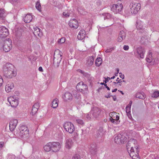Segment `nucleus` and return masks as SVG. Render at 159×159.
Returning a JSON list of instances; mask_svg holds the SVG:
<instances>
[{
	"mask_svg": "<svg viewBox=\"0 0 159 159\" xmlns=\"http://www.w3.org/2000/svg\"><path fill=\"white\" fill-rule=\"evenodd\" d=\"M14 87V84L12 83L11 82H8L5 87V89L6 91L7 92H10L11 90Z\"/></svg>",
	"mask_w": 159,
	"mask_h": 159,
	"instance_id": "4be33fe9",
	"label": "nucleus"
},
{
	"mask_svg": "<svg viewBox=\"0 0 159 159\" xmlns=\"http://www.w3.org/2000/svg\"><path fill=\"white\" fill-rule=\"evenodd\" d=\"M39 106V103L37 102L35 103L33 106L30 114L32 116L34 115L37 113Z\"/></svg>",
	"mask_w": 159,
	"mask_h": 159,
	"instance_id": "a211bd4d",
	"label": "nucleus"
},
{
	"mask_svg": "<svg viewBox=\"0 0 159 159\" xmlns=\"http://www.w3.org/2000/svg\"><path fill=\"white\" fill-rule=\"evenodd\" d=\"M159 96V91L154 92L152 95V97L154 98H157Z\"/></svg>",
	"mask_w": 159,
	"mask_h": 159,
	"instance_id": "ea45409f",
	"label": "nucleus"
},
{
	"mask_svg": "<svg viewBox=\"0 0 159 159\" xmlns=\"http://www.w3.org/2000/svg\"><path fill=\"white\" fill-rule=\"evenodd\" d=\"M127 151H130L131 149H138L137 141L134 139H130L129 141L126 145Z\"/></svg>",
	"mask_w": 159,
	"mask_h": 159,
	"instance_id": "39448f33",
	"label": "nucleus"
},
{
	"mask_svg": "<svg viewBox=\"0 0 159 159\" xmlns=\"http://www.w3.org/2000/svg\"><path fill=\"white\" fill-rule=\"evenodd\" d=\"M32 16L31 14H28L25 16L23 18L24 21L26 23H29L32 20Z\"/></svg>",
	"mask_w": 159,
	"mask_h": 159,
	"instance_id": "393cba45",
	"label": "nucleus"
},
{
	"mask_svg": "<svg viewBox=\"0 0 159 159\" xmlns=\"http://www.w3.org/2000/svg\"><path fill=\"white\" fill-rule=\"evenodd\" d=\"M39 70L40 71L42 72L43 71V69L42 67L41 66H40L39 68Z\"/></svg>",
	"mask_w": 159,
	"mask_h": 159,
	"instance_id": "e2e57ef3",
	"label": "nucleus"
},
{
	"mask_svg": "<svg viewBox=\"0 0 159 159\" xmlns=\"http://www.w3.org/2000/svg\"><path fill=\"white\" fill-rule=\"evenodd\" d=\"M126 36L125 33L123 30L120 32L119 37L118 38V41L121 42L123 39H125Z\"/></svg>",
	"mask_w": 159,
	"mask_h": 159,
	"instance_id": "5701e85b",
	"label": "nucleus"
},
{
	"mask_svg": "<svg viewBox=\"0 0 159 159\" xmlns=\"http://www.w3.org/2000/svg\"><path fill=\"white\" fill-rule=\"evenodd\" d=\"M119 78H117L116 81H117V82H116V83L117 84L119 83V85L120 86H121V84H122L121 82H122V81H121V79H120L119 80Z\"/></svg>",
	"mask_w": 159,
	"mask_h": 159,
	"instance_id": "8fccbe9b",
	"label": "nucleus"
},
{
	"mask_svg": "<svg viewBox=\"0 0 159 159\" xmlns=\"http://www.w3.org/2000/svg\"><path fill=\"white\" fill-rule=\"evenodd\" d=\"M11 41L9 39H6L3 42L2 45L3 50L5 52H8L11 49L12 46Z\"/></svg>",
	"mask_w": 159,
	"mask_h": 159,
	"instance_id": "6e6552de",
	"label": "nucleus"
},
{
	"mask_svg": "<svg viewBox=\"0 0 159 159\" xmlns=\"http://www.w3.org/2000/svg\"><path fill=\"white\" fill-rule=\"evenodd\" d=\"M3 72L4 75L8 78H11L16 75L14 66L9 63H7L3 66Z\"/></svg>",
	"mask_w": 159,
	"mask_h": 159,
	"instance_id": "f257e3e1",
	"label": "nucleus"
},
{
	"mask_svg": "<svg viewBox=\"0 0 159 159\" xmlns=\"http://www.w3.org/2000/svg\"><path fill=\"white\" fill-rule=\"evenodd\" d=\"M137 52L139 57L142 58H143L144 54L145 52V50L144 48L140 47L137 48Z\"/></svg>",
	"mask_w": 159,
	"mask_h": 159,
	"instance_id": "f3484780",
	"label": "nucleus"
},
{
	"mask_svg": "<svg viewBox=\"0 0 159 159\" xmlns=\"http://www.w3.org/2000/svg\"><path fill=\"white\" fill-rule=\"evenodd\" d=\"M9 159H15L16 157L13 154L10 155L9 156Z\"/></svg>",
	"mask_w": 159,
	"mask_h": 159,
	"instance_id": "5fc2aeb1",
	"label": "nucleus"
},
{
	"mask_svg": "<svg viewBox=\"0 0 159 159\" xmlns=\"http://www.w3.org/2000/svg\"><path fill=\"white\" fill-rule=\"evenodd\" d=\"M93 118V117L92 116V114L91 113V111L86 115V118L88 120H90Z\"/></svg>",
	"mask_w": 159,
	"mask_h": 159,
	"instance_id": "c03bdc74",
	"label": "nucleus"
},
{
	"mask_svg": "<svg viewBox=\"0 0 159 159\" xmlns=\"http://www.w3.org/2000/svg\"><path fill=\"white\" fill-rule=\"evenodd\" d=\"M116 117H115V120H116V121H118V120H119V114H116Z\"/></svg>",
	"mask_w": 159,
	"mask_h": 159,
	"instance_id": "13d9d810",
	"label": "nucleus"
},
{
	"mask_svg": "<svg viewBox=\"0 0 159 159\" xmlns=\"http://www.w3.org/2000/svg\"><path fill=\"white\" fill-rule=\"evenodd\" d=\"M86 32L84 30H80V40L83 39L85 36Z\"/></svg>",
	"mask_w": 159,
	"mask_h": 159,
	"instance_id": "72a5a7b5",
	"label": "nucleus"
},
{
	"mask_svg": "<svg viewBox=\"0 0 159 159\" xmlns=\"http://www.w3.org/2000/svg\"><path fill=\"white\" fill-rule=\"evenodd\" d=\"M6 16V14L4 9L0 8V18L3 20L5 19Z\"/></svg>",
	"mask_w": 159,
	"mask_h": 159,
	"instance_id": "bb28decb",
	"label": "nucleus"
},
{
	"mask_svg": "<svg viewBox=\"0 0 159 159\" xmlns=\"http://www.w3.org/2000/svg\"><path fill=\"white\" fill-rule=\"evenodd\" d=\"M93 149H93V148H92L91 149H90V152H91V154L93 155L95 154L96 152V151L94 150Z\"/></svg>",
	"mask_w": 159,
	"mask_h": 159,
	"instance_id": "864d4df0",
	"label": "nucleus"
},
{
	"mask_svg": "<svg viewBox=\"0 0 159 159\" xmlns=\"http://www.w3.org/2000/svg\"><path fill=\"white\" fill-rule=\"evenodd\" d=\"M73 144L72 139L69 138L66 140L65 142V147L67 149H70L71 148Z\"/></svg>",
	"mask_w": 159,
	"mask_h": 159,
	"instance_id": "412c9836",
	"label": "nucleus"
},
{
	"mask_svg": "<svg viewBox=\"0 0 159 159\" xmlns=\"http://www.w3.org/2000/svg\"><path fill=\"white\" fill-rule=\"evenodd\" d=\"M79 154H76L72 157V159H79Z\"/></svg>",
	"mask_w": 159,
	"mask_h": 159,
	"instance_id": "3c124183",
	"label": "nucleus"
},
{
	"mask_svg": "<svg viewBox=\"0 0 159 159\" xmlns=\"http://www.w3.org/2000/svg\"><path fill=\"white\" fill-rule=\"evenodd\" d=\"M7 100L12 107H16L19 104L18 98L16 97L10 96L8 98Z\"/></svg>",
	"mask_w": 159,
	"mask_h": 159,
	"instance_id": "1a4fd4ad",
	"label": "nucleus"
},
{
	"mask_svg": "<svg viewBox=\"0 0 159 159\" xmlns=\"http://www.w3.org/2000/svg\"><path fill=\"white\" fill-rule=\"evenodd\" d=\"M115 49L114 47L107 48L105 51L106 53H111Z\"/></svg>",
	"mask_w": 159,
	"mask_h": 159,
	"instance_id": "79ce46f5",
	"label": "nucleus"
},
{
	"mask_svg": "<svg viewBox=\"0 0 159 159\" xmlns=\"http://www.w3.org/2000/svg\"><path fill=\"white\" fill-rule=\"evenodd\" d=\"M59 9H61L62 7V6L61 5H59V6H56Z\"/></svg>",
	"mask_w": 159,
	"mask_h": 159,
	"instance_id": "774afa93",
	"label": "nucleus"
},
{
	"mask_svg": "<svg viewBox=\"0 0 159 159\" xmlns=\"http://www.w3.org/2000/svg\"><path fill=\"white\" fill-rule=\"evenodd\" d=\"M130 108L129 105H128L125 108L126 112L127 114H130Z\"/></svg>",
	"mask_w": 159,
	"mask_h": 159,
	"instance_id": "49530a36",
	"label": "nucleus"
},
{
	"mask_svg": "<svg viewBox=\"0 0 159 159\" xmlns=\"http://www.w3.org/2000/svg\"><path fill=\"white\" fill-rule=\"evenodd\" d=\"M104 19L105 20L111 19V15L109 13H105L104 14Z\"/></svg>",
	"mask_w": 159,
	"mask_h": 159,
	"instance_id": "58836bf2",
	"label": "nucleus"
},
{
	"mask_svg": "<svg viewBox=\"0 0 159 159\" xmlns=\"http://www.w3.org/2000/svg\"><path fill=\"white\" fill-rule=\"evenodd\" d=\"M19 131L16 133L21 138H28L29 136V131L28 127L25 125L20 126L19 129Z\"/></svg>",
	"mask_w": 159,
	"mask_h": 159,
	"instance_id": "7ed1b4c3",
	"label": "nucleus"
},
{
	"mask_svg": "<svg viewBox=\"0 0 159 159\" xmlns=\"http://www.w3.org/2000/svg\"><path fill=\"white\" fill-rule=\"evenodd\" d=\"M34 34L35 35H39L40 34V29L39 28L37 27H36L35 28H34Z\"/></svg>",
	"mask_w": 159,
	"mask_h": 159,
	"instance_id": "f704fd0d",
	"label": "nucleus"
},
{
	"mask_svg": "<svg viewBox=\"0 0 159 159\" xmlns=\"http://www.w3.org/2000/svg\"><path fill=\"white\" fill-rule=\"evenodd\" d=\"M80 82L78 83L76 86V90H75L73 91V95L77 99L79 98L80 97V88H79V84Z\"/></svg>",
	"mask_w": 159,
	"mask_h": 159,
	"instance_id": "b1692460",
	"label": "nucleus"
},
{
	"mask_svg": "<svg viewBox=\"0 0 159 159\" xmlns=\"http://www.w3.org/2000/svg\"><path fill=\"white\" fill-rule=\"evenodd\" d=\"M120 74V76L121 78L122 79H124V75H122L121 73H119Z\"/></svg>",
	"mask_w": 159,
	"mask_h": 159,
	"instance_id": "052dcab7",
	"label": "nucleus"
},
{
	"mask_svg": "<svg viewBox=\"0 0 159 159\" xmlns=\"http://www.w3.org/2000/svg\"><path fill=\"white\" fill-rule=\"evenodd\" d=\"M116 113L115 112H113L110 113V118L114 116H116Z\"/></svg>",
	"mask_w": 159,
	"mask_h": 159,
	"instance_id": "603ef678",
	"label": "nucleus"
},
{
	"mask_svg": "<svg viewBox=\"0 0 159 159\" xmlns=\"http://www.w3.org/2000/svg\"><path fill=\"white\" fill-rule=\"evenodd\" d=\"M58 100L57 99H54L52 101V107L53 108H57V107L58 106Z\"/></svg>",
	"mask_w": 159,
	"mask_h": 159,
	"instance_id": "473e14b6",
	"label": "nucleus"
},
{
	"mask_svg": "<svg viewBox=\"0 0 159 159\" xmlns=\"http://www.w3.org/2000/svg\"><path fill=\"white\" fill-rule=\"evenodd\" d=\"M82 83V88L81 89L82 90H86L87 89V86L86 84H84L83 82H80V84Z\"/></svg>",
	"mask_w": 159,
	"mask_h": 159,
	"instance_id": "a19ab883",
	"label": "nucleus"
},
{
	"mask_svg": "<svg viewBox=\"0 0 159 159\" xmlns=\"http://www.w3.org/2000/svg\"><path fill=\"white\" fill-rule=\"evenodd\" d=\"M65 41V39L64 38H61V39H59L58 40V43L60 44L64 43Z\"/></svg>",
	"mask_w": 159,
	"mask_h": 159,
	"instance_id": "de8ad7c7",
	"label": "nucleus"
},
{
	"mask_svg": "<svg viewBox=\"0 0 159 159\" xmlns=\"http://www.w3.org/2000/svg\"><path fill=\"white\" fill-rule=\"evenodd\" d=\"M110 121L113 123L114 124H117L119 123V121H115V119H113L112 117L110 118Z\"/></svg>",
	"mask_w": 159,
	"mask_h": 159,
	"instance_id": "a18cd8bd",
	"label": "nucleus"
},
{
	"mask_svg": "<svg viewBox=\"0 0 159 159\" xmlns=\"http://www.w3.org/2000/svg\"><path fill=\"white\" fill-rule=\"evenodd\" d=\"M51 146L52 151L54 152L59 151L61 147V144L58 142H51Z\"/></svg>",
	"mask_w": 159,
	"mask_h": 159,
	"instance_id": "f8f14e48",
	"label": "nucleus"
},
{
	"mask_svg": "<svg viewBox=\"0 0 159 159\" xmlns=\"http://www.w3.org/2000/svg\"><path fill=\"white\" fill-rule=\"evenodd\" d=\"M63 16L66 17H68L70 16V13L67 12H64L63 13Z\"/></svg>",
	"mask_w": 159,
	"mask_h": 159,
	"instance_id": "09e8293b",
	"label": "nucleus"
},
{
	"mask_svg": "<svg viewBox=\"0 0 159 159\" xmlns=\"http://www.w3.org/2000/svg\"><path fill=\"white\" fill-rule=\"evenodd\" d=\"M79 139V134L78 133L75 132L74 134V140L77 141Z\"/></svg>",
	"mask_w": 159,
	"mask_h": 159,
	"instance_id": "37998d69",
	"label": "nucleus"
},
{
	"mask_svg": "<svg viewBox=\"0 0 159 159\" xmlns=\"http://www.w3.org/2000/svg\"><path fill=\"white\" fill-rule=\"evenodd\" d=\"M127 140V135L125 133H122L116 135L114 141L116 143L120 144L124 143Z\"/></svg>",
	"mask_w": 159,
	"mask_h": 159,
	"instance_id": "20e7f679",
	"label": "nucleus"
},
{
	"mask_svg": "<svg viewBox=\"0 0 159 159\" xmlns=\"http://www.w3.org/2000/svg\"><path fill=\"white\" fill-rule=\"evenodd\" d=\"M18 123L16 119H12L11 120L9 123V127L10 131H12L16 128Z\"/></svg>",
	"mask_w": 159,
	"mask_h": 159,
	"instance_id": "2eb2a0df",
	"label": "nucleus"
},
{
	"mask_svg": "<svg viewBox=\"0 0 159 159\" xmlns=\"http://www.w3.org/2000/svg\"><path fill=\"white\" fill-rule=\"evenodd\" d=\"M105 87H106V88L108 90H110V89L109 88V87H108L107 85V84H105Z\"/></svg>",
	"mask_w": 159,
	"mask_h": 159,
	"instance_id": "69168bd1",
	"label": "nucleus"
},
{
	"mask_svg": "<svg viewBox=\"0 0 159 159\" xmlns=\"http://www.w3.org/2000/svg\"><path fill=\"white\" fill-rule=\"evenodd\" d=\"M146 60L148 62L151 63L152 61V53L151 52H149L148 55L147 56Z\"/></svg>",
	"mask_w": 159,
	"mask_h": 159,
	"instance_id": "c756f323",
	"label": "nucleus"
},
{
	"mask_svg": "<svg viewBox=\"0 0 159 159\" xmlns=\"http://www.w3.org/2000/svg\"><path fill=\"white\" fill-rule=\"evenodd\" d=\"M103 129L102 128L100 127L98 130V131L97 135H96V138H98L100 137H101L103 135Z\"/></svg>",
	"mask_w": 159,
	"mask_h": 159,
	"instance_id": "7c9ffc66",
	"label": "nucleus"
},
{
	"mask_svg": "<svg viewBox=\"0 0 159 159\" xmlns=\"http://www.w3.org/2000/svg\"><path fill=\"white\" fill-rule=\"evenodd\" d=\"M111 96H112L111 95L110 93H109L108 95H105V97L106 98H110Z\"/></svg>",
	"mask_w": 159,
	"mask_h": 159,
	"instance_id": "680f3d73",
	"label": "nucleus"
},
{
	"mask_svg": "<svg viewBox=\"0 0 159 159\" xmlns=\"http://www.w3.org/2000/svg\"><path fill=\"white\" fill-rule=\"evenodd\" d=\"M62 53L59 50L57 49L55 51L54 53L53 63L54 66L56 67L59 66L62 58Z\"/></svg>",
	"mask_w": 159,
	"mask_h": 159,
	"instance_id": "f03ea898",
	"label": "nucleus"
},
{
	"mask_svg": "<svg viewBox=\"0 0 159 159\" xmlns=\"http://www.w3.org/2000/svg\"><path fill=\"white\" fill-rule=\"evenodd\" d=\"M131 12L132 14H136L140 10L141 5L139 3H131L129 5Z\"/></svg>",
	"mask_w": 159,
	"mask_h": 159,
	"instance_id": "423d86ee",
	"label": "nucleus"
},
{
	"mask_svg": "<svg viewBox=\"0 0 159 159\" xmlns=\"http://www.w3.org/2000/svg\"><path fill=\"white\" fill-rule=\"evenodd\" d=\"M109 78H106L105 80H104V81L105 82V83H106L108 81Z\"/></svg>",
	"mask_w": 159,
	"mask_h": 159,
	"instance_id": "0e129e2a",
	"label": "nucleus"
},
{
	"mask_svg": "<svg viewBox=\"0 0 159 159\" xmlns=\"http://www.w3.org/2000/svg\"><path fill=\"white\" fill-rule=\"evenodd\" d=\"M129 155L132 159H139V148L136 149H132L130 151H128Z\"/></svg>",
	"mask_w": 159,
	"mask_h": 159,
	"instance_id": "9b49d317",
	"label": "nucleus"
},
{
	"mask_svg": "<svg viewBox=\"0 0 159 159\" xmlns=\"http://www.w3.org/2000/svg\"><path fill=\"white\" fill-rule=\"evenodd\" d=\"M67 79L66 77L65 74H62L61 76V80L60 82L62 83V82L66 81Z\"/></svg>",
	"mask_w": 159,
	"mask_h": 159,
	"instance_id": "c9c22d12",
	"label": "nucleus"
},
{
	"mask_svg": "<svg viewBox=\"0 0 159 159\" xmlns=\"http://www.w3.org/2000/svg\"><path fill=\"white\" fill-rule=\"evenodd\" d=\"M64 128L67 132L72 134L75 131V128L73 124L70 122H66L64 124Z\"/></svg>",
	"mask_w": 159,
	"mask_h": 159,
	"instance_id": "0eeeda50",
	"label": "nucleus"
},
{
	"mask_svg": "<svg viewBox=\"0 0 159 159\" xmlns=\"http://www.w3.org/2000/svg\"><path fill=\"white\" fill-rule=\"evenodd\" d=\"M43 148L46 152H48L52 151L51 142H49L47 143L44 146Z\"/></svg>",
	"mask_w": 159,
	"mask_h": 159,
	"instance_id": "cd10ccee",
	"label": "nucleus"
},
{
	"mask_svg": "<svg viewBox=\"0 0 159 159\" xmlns=\"http://www.w3.org/2000/svg\"><path fill=\"white\" fill-rule=\"evenodd\" d=\"M80 73L84 77L89 78L90 76V75L89 74L85 73V72L80 70Z\"/></svg>",
	"mask_w": 159,
	"mask_h": 159,
	"instance_id": "e433bc0d",
	"label": "nucleus"
},
{
	"mask_svg": "<svg viewBox=\"0 0 159 159\" xmlns=\"http://www.w3.org/2000/svg\"><path fill=\"white\" fill-rule=\"evenodd\" d=\"M94 61V57L93 56H90L88 58L87 61V63L89 66H91L93 65Z\"/></svg>",
	"mask_w": 159,
	"mask_h": 159,
	"instance_id": "c85d7f7f",
	"label": "nucleus"
},
{
	"mask_svg": "<svg viewBox=\"0 0 159 159\" xmlns=\"http://www.w3.org/2000/svg\"><path fill=\"white\" fill-rule=\"evenodd\" d=\"M136 26L137 29L140 30L139 32L141 33H144L145 30L141 24V22L140 21L137 20L136 22Z\"/></svg>",
	"mask_w": 159,
	"mask_h": 159,
	"instance_id": "6ab92c4d",
	"label": "nucleus"
},
{
	"mask_svg": "<svg viewBox=\"0 0 159 159\" xmlns=\"http://www.w3.org/2000/svg\"><path fill=\"white\" fill-rule=\"evenodd\" d=\"M69 25L70 27L76 29L79 26L78 22L75 19L70 20L69 22Z\"/></svg>",
	"mask_w": 159,
	"mask_h": 159,
	"instance_id": "dca6fc26",
	"label": "nucleus"
},
{
	"mask_svg": "<svg viewBox=\"0 0 159 159\" xmlns=\"http://www.w3.org/2000/svg\"><path fill=\"white\" fill-rule=\"evenodd\" d=\"M3 83V80L2 77L0 75V87L2 86Z\"/></svg>",
	"mask_w": 159,
	"mask_h": 159,
	"instance_id": "6e6d98bb",
	"label": "nucleus"
},
{
	"mask_svg": "<svg viewBox=\"0 0 159 159\" xmlns=\"http://www.w3.org/2000/svg\"><path fill=\"white\" fill-rule=\"evenodd\" d=\"M4 144V143L2 141L0 142V148H2Z\"/></svg>",
	"mask_w": 159,
	"mask_h": 159,
	"instance_id": "bf43d9fd",
	"label": "nucleus"
},
{
	"mask_svg": "<svg viewBox=\"0 0 159 159\" xmlns=\"http://www.w3.org/2000/svg\"><path fill=\"white\" fill-rule=\"evenodd\" d=\"M84 124V123L83 121L82 120H80V125H83Z\"/></svg>",
	"mask_w": 159,
	"mask_h": 159,
	"instance_id": "338daca9",
	"label": "nucleus"
},
{
	"mask_svg": "<svg viewBox=\"0 0 159 159\" xmlns=\"http://www.w3.org/2000/svg\"><path fill=\"white\" fill-rule=\"evenodd\" d=\"M146 96L144 93H138L135 95V97L140 99H143L145 98Z\"/></svg>",
	"mask_w": 159,
	"mask_h": 159,
	"instance_id": "a878e982",
	"label": "nucleus"
},
{
	"mask_svg": "<svg viewBox=\"0 0 159 159\" xmlns=\"http://www.w3.org/2000/svg\"><path fill=\"white\" fill-rule=\"evenodd\" d=\"M102 60L101 58L98 57L96 60L95 65L96 66H99L102 64Z\"/></svg>",
	"mask_w": 159,
	"mask_h": 159,
	"instance_id": "2f4dec72",
	"label": "nucleus"
},
{
	"mask_svg": "<svg viewBox=\"0 0 159 159\" xmlns=\"http://www.w3.org/2000/svg\"><path fill=\"white\" fill-rule=\"evenodd\" d=\"M63 98L66 101H70L72 99V95L70 93L66 92L63 96Z\"/></svg>",
	"mask_w": 159,
	"mask_h": 159,
	"instance_id": "aec40b11",
	"label": "nucleus"
},
{
	"mask_svg": "<svg viewBox=\"0 0 159 159\" xmlns=\"http://www.w3.org/2000/svg\"><path fill=\"white\" fill-rule=\"evenodd\" d=\"M35 7L39 11H41V6L40 3L38 1L36 2Z\"/></svg>",
	"mask_w": 159,
	"mask_h": 159,
	"instance_id": "4c0bfd02",
	"label": "nucleus"
},
{
	"mask_svg": "<svg viewBox=\"0 0 159 159\" xmlns=\"http://www.w3.org/2000/svg\"><path fill=\"white\" fill-rule=\"evenodd\" d=\"M9 32L8 30L5 27L2 26L0 27V37L4 38L8 35Z\"/></svg>",
	"mask_w": 159,
	"mask_h": 159,
	"instance_id": "ddd939ff",
	"label": "nucleus"
},
{
	"mask_svg": "<svg viewBox=\"0 0 159 159\" xmlns=\"http://www.w3.org/2000/svg\"><path fill=\"white\" fill-rule=\"evenodd\" d=\"M123 7V6L121 3L114 4L111 8V10L115 13H119L120 12Z\"/></svg>",
	"mask_w": 159,
	"mask_h": 159,
	"instance_id": "9d476101",
	"label": "nucleus"
},
{
	"mask_svg": "<svg viewBox=\"0 0 159 159\" xmlns=\"http://www.w3.org/2000/svg\"><path fill=\"white\" fill-rule=\"evenodd\" d=\"M90 111L93 118H96L99 116L101 112V110L98 107H95L91 109Z\"/></svg>",
	"mask_w": 159,
	"mask_h": 159,
	"instance_id": "4468645a",
	"label": "nucleus"
},
{
	"mask_svg": "<svg viewBox=\"0 0 159 159\" xmlns=\"http://www.w3.org/2000/svg\"><path fill=\"white\" fill-rule=\"evenodd\" d=\"M123 49L125 50H127L129 49V47L128 45H124L123 47Z\"/></svg>",
	"mask_w": 159,
	"mask_h": 159,
	"instance_id": "4d7b16f0",
	"label": "nucleus"
}]
</instances>
